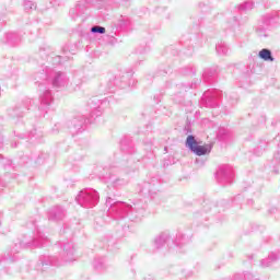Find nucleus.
Returning a JSON list of instances; mask_svg holds the SVG:
<instances>
[{
  "instance_id": "nucleus-1",
  "label": "nucleus",
  "mask_w": 280,
  "mask_h": 280,
  "mask_svg": "<svg viewBox=\"0 0 280 280\" xmlns=\"http://www.w3.org/2000/svg\"><path fill=\"white\" fill-rule=\"evenodd\" d=\"M34 80L35 84H38L39 97V105L34 110V115L35 117H45L54 104V94L49 89V84H51L52 89H65L69 84V78L65 72H56L52 68L42 65V69L36 72Z\"/></svg>"
},
{
  "instance_id": "nucleus-2",
  "label": "nucleus",
  "mask_w": 280,
  "mask_h": 280,
  "mask_svg": "<svg viewBox=\"0 0 280 280\" xmlns=\"http://www.w3.org/2000/svg\"><path fill=\"white\" fill-rule=\"evenodd\" d=\"M38 222V218H31L26 223V229H30L31 235L24 234L23 238L10 248V250L4 256V259L0 260V277L1 275H12L10 271V264L16 262L19 259V253L23 250V248H43V246H47L49 244V238L45 236V234L38 229L36 224Z\"/></svg>"
},
{
  "instance_id": "nucleus-3",
  "label": "nucleus",
  "mask_w": 280,
  "mask_h": 280,
  "mask_svg": "<svg viewBox=\"0 0 280 280\" xmlns=\"http://www.w3.org/2000/svg\"><path fill=\"white\" fill-rule=\"evenodd\" d=\"M142 143L144 151L147 152V154L143 156L137 154V148L135 147L132 138L130 136H125L120 140L121 153L114 154L115 163H117L119 167H131L132 172H137V170H139V166H137V162L145 161V159H154V148H158L156 142H154V137H152V135H149L142 141Z\"/></svg>"
},
{
  "instance_id": "nucleus-4",
  "label": "nucleus",
  "mask_w": 280,
  "mask_h": 280,
  "mask_svg": "<svg viewBox=\"0 0 280 280\" xmlns=\"http://www.w3.org/2000/svg\"><path fill=\"white\" fill-rule=\"evenodd\" d=\"M107 210V218L119 222L129 218L130 222H139L143 215H145V209H148V201L138 199L130 206L124 201H119L113 197H107L105 201Z\"/></svg>"
},
{
  "instance_id": "nucleus-5",
  "label": "nucleus",
  "mask_w": 280,
  "mask_h": 280,
  "mask_svg": "<svg viewBox=\"0 0 280 280\" xmlns=\"http://www.w3.org/2000/svg\"><path fill=\"white\" fill-rule=\"evenodd\" d=\"M112 101L113 96L105 98H92L89 103L90 108H92L90 113L91 118H88L85 116H77L72 120L68 121V129L72 137L84 132V130H86V126L89 124H93V119H95V117H100L104 108H108V106H110Z\"/></svg>"
},
{
  "instance_id": "nucleus-6",
  "label": "nucleus",
  "mask_w": 280,
  "mask_h": 280,
  "mask_svg": "<svg viewBox=\"0 0 280 280\" xmlns=\"http://www.w3.org/2000/svg\"><path fill=\"white\" fill-rule=\"evenodd\" d=\"M207 43V37L202 33H190L184 35L178 45H171L164 49L165 56H178L180 51L185 56H194L195 47H202Z\"/></svg>"
},
{
  "instance_id": "nucleus-7",
  "label": "nucleus",
  "mask_w": 280,
  "mask_h": 280,
  "mask_svg": "<svg viewBox=\"0 0 280 280\" xmlns=\"http://www.w3.org/2000/svg\"><path fill=\"white\" fill-rule=\"evenodd\" d=\"M60 246H62V254L60 259L56 256L40 255L35 270H40L43 272L51 266H62V264L75 261V245H73V242H60Z\"/></svg>"
},
{
  "instance_id": "nucleus-8",
  "label": "nucleus",
  "mask_w": 280,
  "mask_h": 280,
  "mask_svg": "<svg viewBox=\"0 0 280 280\" xmlns=\"http://www.w3.org/2000/svg\"><path fill=\"white\" fill-rule=\"evenodd\" d=\"M122 172L130 174L136 171H132V167L119 166V164L116 163L115 165L105 166L98 176L104 183L112 187H124V185H128V179L119 176Z\"/></svg>"
},
{
  "instance_id": "nucleus-9",
  "label": "nucleus",
  "mask_w": 280,
  "mask_h": 280,
  "mask_svg": "<svg viewBox=\"0 0 280 280\" xmlns=\"http://www.w3.org/2000/svg\"><path fill=\"white\" fill-rule=\"evenodd\" d=\"M113 3V0H80L74 8L69 11V16L72 21H77L78 18L82 16L89 10V5H94L97 10H108V5ZM121 5L128 8L130 5V0H120Z\"/></svg>"
},
{
  "instance_id": "nucleus-10",
  "label": "nucleus",
  "mask_w": 280,
  "mask_h": 280,
  "mask_svg": "<svg viewBox=\"0 0 280 280\" xmlns=\"http://www.w3.org/2000/svg\"><path fill=\"white\" fill-rule=\"evenodd\" d=\"M244 194H238L231 200L222 199L219 203L211 199H203L202 211L203 213H209V211H213V213H220V211H224V209H229V207H235V205L240 206L242 209V205H244Z\"/></svg>"
},
{
  "instance_id": "nucleus-11",
  "label": "nucleus",
  "mask_w": 280,
  "mask_h": 280,
  "mask_svg": "<svg viewBox=\"0 0 280 280\" xmlns=\"http://www.w3.org/2000/svg\"><path fill=\"white\" fill-rule=\"evenodd\" d=\"M132 30V20L126 15H120L118 23L107 28L108 32V43L109 45H117V43H121L119 37V32H130Z\"/></svg>"
},
{
  "instance_id": "nucleus-12",
  "label": "nucleus",
  "mask_w": 280,
  "mask_h": 280,
  "mask_svg": "<svg viewBox=\"0 0 280 280\" xmlns=\"http://www.w3.org/2000/svg\"><path fill=\"white\" fill-rule=\"evenodd\" d=\"M130 86H135L132 70L120 72L107 82L108 93H115V89H130Z\"/></svg>"
},
{
  "instance_id": "nucleus-13",
  "label": "nucleus",
  "mask_w": 280,
  "mask_h": 280,
  "mask_svg": "<svg viewBox=\"0 0 280 280\" xmlns=\"http://www.w3.org/2000/svg\"><path fill=\"white\" fill-rule=\"evenodd\" d=\"M75 201L83 209H93L100 202V192L93 188H83L77 195Z\"/></svg>"
},
{
  "instance_id": "nucleus-14",
  "label": "nucleus",
  "mask_w": 280,
  "mask_h": 280,
  "mask_svg": "<svg viewBox=\"0 0 280 280\" xmlns=\"http://www.w3.org/2000/svg\"><path fill=\"white\" fill-rule=\"evenodd\" d=\"M185 147L188 148L192 154H196V156H207L211 154V151L213 150V144H202V141L196 140V136L194 135L187 136Z\"/></svg>"
},
{
  "instance_id": "nucleus-15",
  "label": "nucleus",
  "mask_w": 280,
  "mask_h": 280,
  "mask_svg": "<svg viewBox=\"0 0 280 280\" xmlns=\"http://www.w3.org/2000/svg\"><path fill=\"white\" fill-rule=\"evenodd\" d=\"M197 10L201 12V14H205V18H200L198 15H191L190 21L192 22V25L195 30H198V27H202V25H207L208 23H211V4L209 2H198Z\"/></svg>"
},
{
  "instance_id": "nucleus-16",
  "label": "nucleus",
  "mask_w": 280,
  "mask_h": 280,
  "mask_svg": "<svg viewBox=\"0 0 280 280\" xmlns=\"http://www.w3.org/2000/svg\"><path fill=\"white\" fill-rule=\"evenodd\" d=\"M161 187V177H151V180L143 182L138 185V191L141 196H148L154 200V196L159 194V188Z\"/></svg>"
},
{
  "instance_id": "nucleus-17",
  "label": "nucleus",
  "mask_w": 280,
  "mask_h": 280,
  "mask_svg": "<svg viewBox=\"0 0 280 280\" xmlns=\"http://www.w3.org/2000/svg\"><path fill=\"white\" fill-rule=\"evenodd\" d=\"M49 160V153L47 152H36L30 155H23L20 159V165H27V167H39V165H45Z\"/></svg>"
},
{
  "instance_id": "nucleus-18",
  "label": "nucleus",
  "mask_w": 280,
  "mask_h": 280,
  "mask_svg": "<svg viewBox=\"0 0 280 280\" xmlns=\"http://www.w3.org/2000/svg\"><path fill=\"white\" fill-rule=\"evenodd\" d=\"M215 178L221 187H228V185H233V179L235 178V171H233V166L229 164H224L219 166Z\"/></svg>"
},
{
  "instance_id": "nucleus-19",
  "label": "nucleus",
  "mask_w": 280,
  "mask_h": 280,
  "mask_svg": "<svg viewBox=\"0 0 280 280\" xmlns=\"http://www.w3.org/2000/svg\"><path fill=\"white\" fill-rule=\"evenodd\" d=\"M222 102V91L212 89L206 91L201 96V104L206 108H218Z\"/></svg>"
},
{
  "instance_id": "nucleus-20",
  "label": "nucleus",
  "mask_w": 280,
  "mask_h": 280,
  "mask_svg": "<svg viewBox=\"0 0 280 280\" xmlns=\"http://www.w3.org/2000/svg\"><path fill=\"white\" fill-rule=\"evenodd\" d=\"M32 106H34V100L25 98L21 103H18L13 108L8 109V115L12 119H21L32 110Z\"/></svg>"
},
{
  "instance_id": "nucleus-21",
  "label": "nucleus",
  "mask_w": 280,
  "mask_h": 280,
  "mask_svg": "<svg viewBox=\"0 0 280 280\" xmlns=\"http://www.w3.org/2000/svg\"><path fill=\"white\" fill-rule=\"evenodd\" d=\"M153 246L156 250H161L165 246H167L168 250H172V234L170 232H161L153 238Z\"/></svg>"
},
{
  "instance_id": "nucleus-22",
  "label": "nucleus",
  "mask_w": 280,
  "mask_h": 280,
  "mask_svg": "<svg viewBox=\"0 0 280 280\" xmlns=\"http://www.w3.org/2000/svg\"><path fill=\"white\" fill-rule=\"evenodd\" d=\"M67 210L62 206H55L48 211V220L51 222H60V220H65Z\"/></svg>"
},
{
  "instance_id": "nucleus-23",
  "label": "nucleus",
  "mask_w": 280,
  "mask_h": 280,
  "mask_svg": "<svg viewBox=\"0 0 280 280\" xmlns=\"http://www.w3.org/2000/svg\"><path fill=\"white\" fill-rule=\"evenodd\" d=\"M15 137H19L20 139H28L31 143H40L43 139V131L40 129L34 128L31 130L26 136L24 133H16L14 131Z\"/></svg>"
},
{
  "instance_id": "nucleus-24",
  "label": "nucleus",
  "mask_w": 280,
  "mask_h": 280,
  "mask_svg": "<svg viewBox=\"0 0 280 280\" xmlns=\"http://www.w3.org/2000/svg\"><path fill=\"white\" fill-rule=\"evenodd\" d=\"M218 67L206 68L202 72V80L206 84H215L218 82Z\"/></svg>"
},
{
  "instance_id": "nucleus-25",
  "label": "nucleus",
  "mask_w": 280,
  "mask_h": 280,
  "mask_svg": "<svg viewBox=\"0 0 280 280\" xmlns=\"http://www.w3.org/2000/svg\"><path fill=\"white\" fill-rule=\"evenodd\" d=\"M190 242H191V236L186 235L182 232H178L176 234V237L172 238L173 247L175 246V248H179V249L187 246V244H189Z\"/></svg>"
},
{
  "instance_id": "nucleus-26",
  "label": "nucleus",
  "mask_w": 280,
  "mask_h": 280,
  "mask_svg": "<svg viewBox=\"0 0 280 280\" xmlns=\"http://www.w3.org/2000/svg\"><path fill=\"white\" fill-rule=\"evenodd\" d=\"M262 23L267 27H272V25H280V11L265 14L262 16Z\"/></svg>"
},
{
  "instance_id": "nucleus-27",
  "label": "nucleus",
  "mask_w": 280,
  "mask_h": 280,
  "mask_svg": "<svg viewBox=\"0 0 280 280\" xmlns=\"http://www.w3.org/2000/svg\"><path fill=\"white\" fill-rule=\"evenodd\" d=\"M21 40H23V36L18 32H8L4 35V43L10 47H16L21 44Z\"/></svg>"
},
{
  "instance_id": "nucleus-28",
  "label": "nucleus",
  "mask_w": 280,
  "mask_h": 280,
  "mask_svg": "<svg viewBox=\"0 0 280 280\" xmlns=\"http://www.w3.org/2000/svg\"><path fill=\"white\" fill-rule=\"evenodd\" d=\"M280 258V252H271L269 253L267 258H264L260 261L261 268H270L278 259Z\"/></svg>"
},
{
  "instance_id": "nucleus-29",
  "label": "nucleus",
  "mask_w": 280,
  "mask_h": 280,
  "mask_svg": "<svg viewBox=\"0 0 280 280\" xmlns=\"http://www.w3.org/2000/svg\"><path fill=\"white\" fill-rule=\"evenodd\" d=\"M268 145H270V141L269 140L260 139L258 141V144L254 149V154L256 156H261V154H264L266 152V150L268 149Z\"/></svg>"
},
{
  "instance_id": "nucleus-30",
  "label": "nucleus",
  "mask_w": 280,
  "mask_h": 280,
  "mask_svg": "<svg viewBox=\"0 0 280 280\" xmlns=\"http://www.w3.org/2000/svg\"><path fill=\"white\" fill-rule=\"evenodd\" d=\"M258 58L265 62H275V56H272V50L269 48H262L258 52Z\"/></svg>"
},
{
  "instance_id": "nucleus-31",
  "label": "nucleus",
  "mask_w": 280,
  "mask_h": 280,
  "mask_svg": "<svg viewBox=\"0 0 280 280\" xmlns=\"http://www.w3.org/2000/svg\"><path fill=\"white\" fill-rule=\"evenodd\" d=\"M234 280H261L257 273L244 271L243 273H235Z\"/></svg>"
},
{
  "instance_id": "nucleus-32",
  "label": "nucleus",
  "mask_w": 280,
  "mask_h": 280,
  "mask_svg": "<svg viewBox=\"0 0 280 280\" xmlns=\"http://www.w3.org/2000/svg\"><path fill=\"white\" fill-rule=\"evenodd\" d=\"M93 268L98 272H102V270H106V268H108V266L106 265V258L105 257L94 258Z\"/></svg>"
},
{
  "instance_id": "nucleus-33",
  "label": "nucleus",
  "mask_w": 280,
  "mask_h": 280,
  "mask_svg": "<svg viewBox=\"0 0 280 280\" xmlns=\"http://www.w3.org/2000/svg\"><path fill=\"white\" fill-rule=\"evenodd\" d=\"M261 24L256 26V34L259 36V38H268V30H270L271 26H267L264 24V18H261Z\"/></svg>"
},
{
  "instance_id": "nucleus-34",
  "label": "nucleus",
  "mask_w": 280,
  "mask_h": 280,
  "mask_svg": "<svg viewBox=\"0 0 280 280\" xmlns=\"http://www.w3.org/2000/svg\"><path fill=\"white\" fill-rule=\"evenodd\" d=\"M180 75H184L186 78H189L191 75H196V66L188 65L179 69Z\"/></svg>"
},
{
  "instance_id": "nucleus-35",
  "label": "nucleus",
  "mask_w": 280,
  "mask_h": 280,
  "mask_svg": "<svg viewBox=\"0 0 280 280\" xmlns=\"http://www.w3.org/2000/svg\"><path fill=\"white\" fill-rule=\"evenodd\" d=\"M215 51L218 56H226V54H229V46L224 42H219L215 45Z\"/></svg>"
},
{
  "instance_id": "nucleus-36",
  "label": "nucleus",
  "mask_w": 280,
  "mask_h": 280,
  "mask_svg": "<svg viewBox=\"0 0 280 280\" xmlns=\"http://www.w3.org/2000/svg\"><path fill=\"white\" fill-rule=\"evenodd\" d=\"M228 27L232 30V32L240 30V18H237V15L230 18L228 20Z\"/></svg>"
},
{
  "instance_id": "nucleus-37",
  "label": "nucleus",
  "mask_w": 280,
  "mask_h": 280,
  "mask_svg": "<svg viewBox=\"0 0 280 280\" xmlns=\"http://www.w3.org/2000/svg\"><path fill=\"white\" fill-rule=\"evenodd\" d=\"M217 137L220 139V141H228V139L231 138V131L224 127H220Z\"/></svg>"
},
{
  "instance_id": "nucleus-38",
  "label": "nucleus",
  "mask_w": 280,
  "mask_h": 280,
  "mask_svg": "<svg viewBox=\"0 0 280 280\" xmlns=\"http://www.w3.org/2000/svg\"><path fill=\"white\" fill-rule=\"evenodd\" d=\"M255 8V2L247 0L237 5V12H248V10H253Z\"/></svg>"
},
{
  "instance_id": "nucleus-39",
  "label": "nucleus",
  "mask_w": 280,
  "mask_h": 280,
  "mask_svg": "<svg viewBox=\"0 0 280 280\" xmlns=\"http://www.w3.org/2000/svg\"><path fill=\"white\" fill-rule=\"evenodd\" d=\"M167 73H172V67L162 63L158 67V70L155 71V77L160 78L161 75H167Z\"/></svg>"
},
{
  "instance_id": "nucleus-40",
  "label": "nucleus",
  "mask_w": 280,
  "mask_h": 280,
  "mask_svg": "<svg viewBox=\"0 0 280 280\" xmlns=\"http://www.w3.org/2000/svg\"><path fill=\"white\" fill-rule=\"evenodd\" d=\"M49 54H51V47L49 45L44 44L39 47V56H42V60H47Z\"/></svg>"
},
{
  "instance_id": "nucleus-41",
  "label": "nucleus",
  "mask_w": 280,
  "mask_h": 280,
  "mask_svg": "<svg viewBox=\"0 0 280 280\" xmlns=\"http://www.w3.org/2000/svg\"><path fill=\"white\" fill-rule=\"evenodd\" d=\"M0 165L4 167V170H15L12 160L3 158V154H0Z\"/></svg>"
},
{
  "instance_id": "nucleus-42",
  "label": "nucleus",
  "mask_w": 280,
  "mask_h": 280,
  "mask_svg": "<svg viewBox=\"0 0 280 280\" xmlns=\"http://www.w3.org/2000/svg\"><path fill=\"white\" fill-rule=\"evenodd\" d=\"M199 85H200L199 80H195L191 83H182L180 84V86L185 93H187V91H190V89H198Z\"/></svg>"
},
{
  "instance_id": "nucleus-43",
  "label": "nucleus",
  "mask_w": 280,
  "mask_h": 280,
  "mask_svg": "<svg viewBox=\"0 0 280 280\" xmlns=\"http://www.w3.org/2000/svg\"><path fill=\"white\" fill-rule=\"evenodd\" d=\"M24 10L30 12V10H36V2L34 0H24Z\"/></svg>"
},
{
  "instance_id": "nucleus-44",
  "label": "nucleus",
  "mask_w": 280,
  "mask_h": 280,
  "mask_svg": "<svg viewBox=\"0 0 280 280\" xmlns=\"http://www.w3.org/2000/svg\"><path fill=\"white\" fill-rule=\"evenodd\" d=\"M91 34H106V27L94 25L90 30Z\"/></svg>"
},
{
  "instance_id": "nucleus-45",
  "label": "nucleus",
  "mask_w": 280,
  "mask_h": 280,
  "mask_svg": "<svg viewBox=\"0 0 280 280\" xmlns=\"http://www.w3.org/2000/svg\"><path fill=\"white\" fill-rule=\"evenodd\" d=\"M275 141H280V136H277ZM273 161L276 163H280V142L278 143V150L273 154Z\"/></svg>"
},
{
  "instance_id": "nucleus-46",
  "label": "nucleus",
  "mask_w": 280,
  "mask_h": 280,
  "mask_svg": "<svg viewBox=\"0 0 280 280\" xmlns=\"http://www.w3.org/2000/svg\"><path fill=\"white\" fill-rule=\"evenodd\" d=\"M195 218H196L197 220H200V222H201V224H203V226H208V224L205 223V221L207 222V220H209V217H208V215H203L202 213L197 212V213L195 214Z\"/></svg>"
},
{
  "instance_id": "nucleus-47",
  "label": "nucleus",
  "mask_w": 280,
  "mask_h": 280,
  "mask_svg": "<svg viewBox=\"0 0 280 280\" xmlns=\"http://www.w3.org/2000/svg\"><path fill=\"white\" fill-rule=\"evenodd\" d=\"M250 228H252V232L259 231L260 233H264L266 231V226L257 223H252Z\"/></svg>"
},
{
  "instance_id": "nucleus-48",
  "label": "nucleus",
  "mask_w": 280,
  "mask_h": 280,
  "mask_svg": "<svg viewBox=\"0 0 280 280\" xmlns=\"http://www.w3.org/2000/svg\"><path fill=\"white\" fill-rule=\"evenodd\" d=\"M136 51L137 54H148V51H150V46H140L139 48H137Z\"/></svg>"
},
{
  "instance_id": "nucleus-49",
  "label": "nucleus",
  "mask_w": 280,
  "mask_h": 280,
  "mask_svg": "<svg viewBox=\"0 0 280 280\" xmlns=\"http://www.w3.org/2000/svg\"><path fill=\"white\" fill-rule=\"evenodd\" d=\"M185 135H191V121L187 120L184 127Z\"/></svg>"
},
{
  "instance_id": "nucleus-50",
  "label": "nucleus",
  "mask_w": 280,
  "mask_h": 280,
  "mask_svg": "<svg viewBox=\"0 0 280 280\" xmlns=\"http://www.w3.org/2000/svg\"><path fill=\"white\" fill-rule=\"evenodd\" d=\"M72 86H73V91H80L82 86V81L81 80L73 81Z\"/></svg>"
},
{
  "instance_id": "nucleus-51",
  "label": "nucleus",
  "mask_w": 280,
  "mask_h": 280,
  "mask_svg": "<svg viewBox=\"0 0 280 280\" xmlns=\"http://www.w3.org/2000/svg\"><path fill=\"white\" fill-rule=\"evenodd\" d=\"M60 132V124H55V126L50 129V135H58Z\"/></svg>"
},
{
  "instance_id": "nucleus-52",
  "label": "nucleus",
  "mask_w": 280,
  "mask_h": 280,
  "mask_svg": "<svg viewBox=\"0 0 280 280\" xmlns=\"http://www.w3.org/2000/svg\"><path fill=\"white\" fill-rule=\"evenodd\" d=\"M196 165H199V167H202V165H205L207 163V159H202V158H197L195 160Z\"/></svg>"
},
{
  "instance_id": "nucleus-53",
  "label": "nucleus",
  "mask_w": 280,
  "mask_h": 280,
  "mask_svg": "<svg viewBox=\"0 0 280 280\" xmlns=\"http://www.w3.org/2000/svg\"><path fill=\"white\" fill-rule=\"evenodd\" d=\"M267 213H268L269 215H276V213H279V208H277V207H271V208H269V209L267 210Z\"/></svg>"
},
{
  "instance_id": "nucleus-54",
  "label": "nucleus",
  "mask_w": 280,
  "mask_h": 280,
  "mask_svg": "<svg viewBox=\"0 0 280 280\" xmlns=\"http://www.w3.org/2000/svg\"><path fill=\"white\" fill-rule=\"evenodd\" d=\"M52 65H62V56L52 57Z\"/></svg>"
},
{
  "instance_id": "nucleus-55",
  "label": "nucleus",
  "mask_w": 280,
  "mask_h": 280,
  "mask_svg": "<svg viewBox=\"0 0 280 280\" xmlns=\"http://www.w3.org/2000/svg\"><path fill=\"white\" fill-rule=\"evenodd\" d=\"M165 10H167L166 7H156V8L154 9V13H155V14H163V12H165Z\"/></svg>"
},
{
  "instance_id": "nucleus-56",
  "label": "nucleus",
  "mask_w": 280,
  "mask_h": 280,
  "mask_svg": "<svg viewBox=\"0 0 280 280\" xmlns=\"http://www.w3.org/2000/svg\"><path fill=\"white\" fill-rule=\"evenodd\" d=\"M150 13V10L148 8H142L141 11H140V16H143V14H149Z\"/></svg>"
},
{
  "instance_id": "nucleus-57",
  "label": "nucleus",
  "mask_w": 280,
  "mask_h": 280,
  "mask_svg": "<svg viewBox=\"0 0 280 280\" xmlns=\"http://www.w3.org/2000/svg\"><path fill=\"white\" fill-rule=\"evenodd\" d=\"M62 51H63V54H67V51H69L70 54H74L73 50L69 49L68 45L62 47Z\"/></svg>"
},
{
  "instance_id": "nucleus-58",
  "label": "nucleus",
  "mask_w": 280,
  "mask_h": 280,
  "mask_svg": "<svg viewBox=\"0 0 280 280\" xmlns=\"http://www.w3.org/2000/svg\"><path fill=\"white\" fill-rule=\"evenodd\" d=\"M3 187H5V183L3 179H0V191L3 190Z\"/></svg>"
},
{
  "instance_id": "nucleus-59",
  "label": "nucleus",
  "mask_w": 280,
  "mask_h": 280,
  "mask_svg": "<svg viewBox=\"0 0 280 280\" xmlns=\"http://www.w3.org/2000/svg\"><path fill=\"white\" fill-rule=\"evenodd\" d=\"M143 280H154V278L150 275H148L147 277L143 278Z\"/></svg>"
},
{
  "instance_id": "nucleus-60",
  "label": "nucleus",
  "mask_w": 280,
  "mask_h": 280,
  "mask_svg": "<svg viewBox=\"0 0 280 280\" xmlns=\"http://www.w3.org/2000/svg\"><path fill=\"white\" fill-rule=\"evenodd\" d=\"M254 200L253 199H247V205L249 206V207H252V205H254Z\"/></svg>"
},
{
  "instance_id": "nucleus-61",
  "label": "nucleus",
  "mask_w": 280,
  "mask_h": 280,
  "mask_svg": "<svg viewBox=\"0 0 280 280\" xmlns=\"http://www.w3.org/2000/svg\"><path fill=\"white\" fill-rule=\"evenodd\" d=\"M3 148V136L0 135V149Z\"/></svg>"
},
{
  "instance_id": "nucleus-62",
  "label": "nucleus",
  "mask_w": 280,
  "mask_h": 280,
  "mask_svg": "<svg viewBox=\"0 0 280 280\" xmlns=\"http://www.w3.org/2000/svg\"><path fill=\"white\" fill-rule=\"evenodd\" d=\"M19 145V142L14 141L11 143V148H16Z\"/></svg>"
},
{
  "instance_id": "nucleus-63",
  "label": "nucleus",
  "mask_w": 280,
  "mask_h": 280,
  "mask_svg": "<svg viewBox=\"0 0 280 280\" xmlns=\"http://www.w3.org/2000/svg\"><path fill=\"white\" fill-rule=\"evenodd\" d=\"M278 124H280V120H273V121L271 122V126H277Z\"/></svg>"
},
{
  "instance_id": "nucleus-64",
  "label": "nucleus",
  "mask_w": 280,
  "mask_h": 280,
  "mask_svg": "<svg viewBox=\"0 0 280 280\" xmlns=\"http://www.w3.org/2000/svg\"><path fill=\"white\" fill-rule=\"evenodd\" d=\"M154 100H155V102H158V103L161 102V98H160L158 95L154 96Z\"/></svg>"
}]
</instances>
